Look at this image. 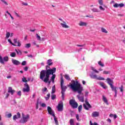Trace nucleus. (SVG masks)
<instances>
[{"instance_id":"1","label":"nucleus","mask_w":125,"mask_h":125,"mask_svg":"<svg viewBox=\"0 0 125 125\" xmlns=\"http://www.w3.org/2000/svg\"><path fill=\"white\" fill-rule=\"evenodd\" d=\"M50 66L48 64L46 66V70H42L40 72V79L45 83H47V82L49 81L50 75H52L50 80L53 83H54V80L56 78V75L54 74V73L56 72V68L53 67L51 69Z\"/></svg>"},{"instance_id":"2","label":"nucleus","mask_w":125,"mask_h":125,"mask_svg":"<svg viewBox=\"0 0 125 125\" xmlns=\"http://www.w3.org/2000/svg\"><path fill=\"white\" fill-rule=\"evenodd\" d=\"M70 86V88L73 90V91H77L78 95H77V98L79 101L81 102H84V95L83 93V88L81 85V83H79L78 81H75L72 80L71 81V83L68 85Z\"/></svg>"},{"instance_id":"3","label":"nucleus","mask_w":125,"mask_h":125,"mask_svg":"<svg viewBox=\"0 0 125 125\" xmlns=\"http://www.w3.org/2000/svg\"><path fill=\"white\" fill-rule=\"evenodd\" d=\"M22 81L23 83H26L24 84V88H23L22 91L23 92H29L30 91V86H29V84L27 83H28V80L25 77L22 78Z\"/></svg>"},{"instance_id":"4","label":"nucleus","mask_w":125,"mask_h":125,"mask_svg":"<svg viewBox=\"0 0 125 125\" xmlns=\"http://www.w3.org/2000/svg\"><path fill=\"white\" fill-rule=\"evenodd\" d=\"M21 117L22 119L20 121V123L21 124H25V123H27L30 119V115L29 114L25 115L24 113H22Z\"/></svg>"},{"instance_id":"5","label":"nucleus","mask_w":125,"mask_h":125,"mask_svg":"<svg viewBox=\"0 0 125 125\" xmlns=\"http://www.w3.org/2000/svg\"><path fill=\"white\" fill-rule=\"evenodd\" d=\"M69 104L73 109H77V108H78V103H77L75 100H70L69 101Z\"/></svg>"},{"instance_id":"6","label":"nucleus","mask_w":125,"mask_h":125,"mask_svg":"<svg viewBox=\"0 0 125 125\" xmlns=\"http://www.w3.org/2000/svg\"><path fill=\"white\" fill-rule=\"evenodd\" d=\"M90 77L91 79H94L95 80H97L98 81H104L105 80L104 78L101 77H98V76L96 75V74H93V73L90 75Z\"/></svg>"},{"instance_id":"7","label":"nucleus","mask_w":125,"mask_h":125,"mask_svg":"<svg viewBox=\"0 0 125 125\" xmlns=\"http://www.w3.org/2000/svg\"><path fill=\"white\" fill-rule=\"evenodd\" d=\"M85 103L83 104V107H84V109L85 110H89V108H91V105L89 104V103H88V101H87V99H85Z\"/></svg>"},{"instance_id":"8","label":"nucleus","mask_w":125,"mask_h":125,"mask_svg":"<svg viewBox=\"0 0 125 125\" xmlns=\"http://www.w3.org/2000/svg\"><path fill=\"white\" fill-rule=\"evenodd\" d=\"M47 111L49 115L52 116L53 117L55 116V114L54 113V111L52 110V108L50 106L47 107Z\"/></svg>"},{"instance_id":"9","label":"nucleus","mask_w":125,"mask_h":125,"mask_svg":"<svg viewBox=\"0 0 125 125\" xmlns=\"http://www.w3.org/2000/svg\"><path fill=\"white\" fill-rule=\"evenodd\" d=\"M57 108L59 112H61V111H62L63 109V103L62 102V101H61L59 103Z\"/></svg>"},{"instance_id":"10","label":"nucleus","mask_w":125,"mask_h":125,"mask_svg":"<svg viewBox=\"0 0 125 125\" xmlns=\"http://www.w3.org/2000/svg\"><path fill=\"white\" fill-rule=\"evenodd\" d=\"M14 42L16 45V46H21V42H20V41L18 40L17 39H14Z\"/></svg>"},{"instance_id":"11","label":"nucleus","mask_w":125,"mask_h":125,"mask_svg":"<svg viewBox=\"0 0 125 125\" xmlns=\"http://www.w3.org/2000/svg\"><path fill=\"white\" fill-rule=\"evenodd\" d=\"M124 6H125V4L123 3H121L120 4L115 3V4L113 5V7L115 8H117V7H124Z\"/></svg>"},{"instance_id":"12","label":"nucleus","mask_w":125,"mask_h":125,"mask_svg":"<svg viewBox=\"0 0 125 125\" xmlns=\"http://www.w3.org/2000/svg\"><path fill=\"white\" fill-rule=\"evenodd\" d=\"M21 118V114H20V112H18L17 113V115H15L13 116V120L14 121H15V120L17 119H20Z\"/></svg>"},{"instance_id":"13","label":"nucleus","mask_w":125,"mask_h":125,"mask_svg":"<svg viewBox=\"0 0 125 125\" xmlns=\"http://www.w3.org/2000/svg\"><path fill=\"white\" fill-rule=\"evenodd\" d=\"M61 88L62 89L61 93H62V97L63 98V78L62 77L61 80Z\"/></svg>"},{"instance_id":"14","label":"nucleus","mask_w":125,"mask_h":125,"mask_svg":"<svg viewBox=\"0 0 125 125\" xmlns=\"http://www.w3.org/2000/svg\"><path fill=\"white\" fill-rule=\"evenodd\" d=\"M91 116L93 118H96L97 117H99V112L97 111H94L92 112L91 114Z\"/></svg>"},{"instance_id":"15","label":"nucleus","mask_w":125,"mask_h":125,"mask_svg":"<svg viewBox=\"0 0 125 125\" xmlns=\"http://www.w3.org/2000/svg\"><path fill=\"white\" fill-rule=\"evenodd\" d=\"M106 81H107V83L108 84L110 85V86H111L113 85V83H114V82L111 79L108 78L106 79Z\"/></svg>"},{"instance_id":"16","label":"nucleus","mask_w":125,"mask_h":125,"mask_svg":"<svg viewBox=\"0 0 125 125\" xmlns=\"http://www.w3.org/2000/svg\"><path fill=\"white\" fill-rule=\"evenodd\" d=\"M8 93H11L12 95H13L15 91V90H13L12 87H8Z\"/></svg>"},{"instance_id":"17","label":"nucleus","mask_w":125,"mask_h":125,"mask_svg":"<svg viewBox=\"0 0 125 125\" xmlns=\"http://www.w3.org/2000/svg\"><path fill=\"white\" fill-rule=\"evenodd\" d=\"M12 62L13 64H14V65H20V64H21V62H19L16 60H12Z\"/></svg>"},{"instance_id":"18","label":"nucleus","mask_w":125,"mask_h":125,"mask_svg":"<svg viewBox=\"0 0 125 125\" xmlns=\"http://www.w3.org/2000/svg\"><path fill=\"white\" fill-rule=\"evenodd\" d=\"M110 88H111L112 91H114V92H118L117 90V87L114 86V85L110 86Z\"/></svg>"},{"instance_id":"19","label":"nucleus","mask_w":125,"mask_h":125,"mask_svg":"<svg viewBox=\"0 0 125 125\" xmlns=\"http://www.w3.org/2000/svg\"><path fill=\"white\" fill-rule=\"evenodd\" d=\"M78 25L79 26H87V23L86 22H84L83 21H80Z\"/></svg>"},{"instance_id":"20","label":"nucleus","mask_w":125,"mask_h":125,"mask_svg":"<svg viewBox=\"0 0 125 125\" xmlns=\"http://www.w3.org/2000/svg\"><path fill=\"white\" fill-rule=\"evenodd\" d=\"M100 85H101L102 87H103L104 89H106V88H107V86L105 85V83H104L103 82L100 83Z\"/></svg>"},{"instance_id":"21","label":"nucleus","mask_w":125,"mask_h":125,"mask_svg":"<svg viewBox=\"0 0 125 125\" xmlns=\"http://www.w3.org/2000/svg\"><path fill=\"white\" fill-rule=\"evenodd\" d=\"M47 64L49 65V66H51L53 64V62H52V60L51 59H49L47 61Z\"/></svg>"},{"instance_id":"22","label":"nucleus","mask_w":125,"mask_h":125,"mask_svg":"<svg viewBox=\"0 0 125 125\" xmlns=\"http://www.w3.org/2000/svg\"><path fill=\"white\" fill-rule=\"evenodd\" d=\"M54 117V120L55 123L56 125H59V124L58 123V120H57V117L54 115V116H53Z\"/></svg>"},{"instance_id":"23","label":"nucleus","mask_w":125,"mask_h":125,"mask_svg":"<svg viewBox=\"0 0 125 125\" xmlns=\"http://www.w3.org/2000/svg\"><path fill=\"white\" fill-rule=\"evenodd\" d=\"M103 100L104 103L108 104V100H107V99L106 97H105V96H103Z\"/></svg>"},{"instance_id":"24","label":"nucleus","mask_w":125,"mask_h":125,"mask_svg":"<svg viewBox=\"0 0 125 125\" xmlns=\"http://www.w3.org/2000/svg\"><path fill=\"white\" fill-rule=\"evenodd\" d=\"M125 87H124V85H121V87H119V89L120 90V92L122 93L124 92V89Z\"/></svg>"},{"instance_id":"25","label":"nucleus","mask_w":125,"mask_h":125,"mask_svg":"<svg viewBox=\"0 0 125 125\" xmlns=\"http://www.w3.org/2000/svg\"><path fill=\"white\" fill-rule=\"evenodd\" d=\"M16 52L17 53L18 55H20V56L22 55V52L21 51H20V50H16Z\"/></svg>"},{"instance_id":"26","label":"nucleus","mask_w":125,"mask_h":125,"mask_svg":"<svg viewBox=\"0 0 125 125\" xmlns=\"http://www.w3.org/2000/svg\"><path fill=\"white\" fill-rule=\"evenodd\" d=\"M64 78L66 80H67V81H71V78H70V76H69L68 75L66 74L64 75Z\"/></svg>"},{"instance_id":"27","label":"nucleus","mask_w":125,"mask_h":125,"mask_svg":"<svg viewBox=\"0 0 125 125\" xmlns=\"http://www.w3.org/2000/svg\"><path fill=\"white\" fill-rule=\"evenodd\" d=\"M55 90H56V89H55V85H54V86H53V87H52V89L51 94H53L54 93H55Z\"/></svg>"},{"instance_id":"28","label":"nucleus","mask_w":125,"mask_h":125,"mask_svg":"<svg viewBox=\"0 0 125 125\" xmlns=\"http://www.w3.org/2000/svg\"><path fill=\"white\" fill-rule=\"evenodd\" d=\"M63 28H65V29H67L68 28H69V26L67 25L66 24V23L65 22H63Z\"/></svg>"},{"instance_id":"29","label":"nucleus","mask_w":125,"mask_h":125,"mask_svg":"<svg viewBox=\"0 0 125 125\" xmlns=\"http://www.w3.org/2000/svg\"><path fill=\"white\" fill-rule=\"evenodd\" d=\"M69 124L70 125H75L74 123V119H71L69 121Z\"/></svg>"},{"instance_id":"30","label":"nucleus","mask_w":125,"mask_h":125,"mask_svg":"<svg viewBox=\"0 0 125 125\" xmlns=\"http://www.w3.org/2000/svg\"><path fill=\"white\" fill-rule=\"evenodd\" d=\"M101 31H102V32H103V33H105V34H107V33H108V31H107V30H106V29H105L103 27H102Z\"/></svg>"},{"instance_id":"31","label":"nucleus","mask_w":125,"mask_h":125,"mask_svg":"<svg viewBox=\"0 0 125 125\" xmlns=\"http://www.w3.org/2000/svg\"><path fill=\"white\" fill-rule=\"evenodd\" d=\"M92 11H93V12H99V10L95 8H93V9H92Z\"/></svg>"},{"instance_id":"32","label":"nucleus","mask_w":125,"mask_h":125,"mask_svg":"<svg viewBox=\"0 0 125 125\" xmlns=\"http://www.w3.org/2000/svg\"><path fill=\"white\" fill-rule=\"evenodd\" d=\"M51 97L52 100H54V99H56V95L55 94H52Z\"/></svg>"},{"instance_id":"33","label":"nucleus","mask_w":125,"mask_h":125,"mask_svg":"<svg viewBox=\"0 0 125 125\" xmlns=\"http://www.w3.org/2000/svg\"><path fill=\"white\" fill-rule=\"evenodd\" d=\"M0 63L1 64H4V62L3 61V59H2V57L0 56Z\"/></svg>"},{"instance_id":"34","label":"nucleus","mask_w":125,"mask_h":125,"mask_svg":"<svg viewBox=\"0 0 125 125\" xmlns=\"http://www.w3.org/2000/svg\"><path fill=\"white\" fill-rule=\"evenodd\" d=\"M82 109H83V105L82 104H80L78 107V111L79 113H81V111H82Z\"/></svg>"},{"instance_id":"35","label":"nucleus","mask_w":125,"mask_h":125,"mask_svg":"<svg viewBox=\"0 0 125 125\" xmlns=\"http://www.w3.org/2000/svg\"><path fill=\"white\" fill-rule=\"evenodd\" d=\"M99 65L101 67H104V63H102V62L99 61L98 62Z\"/></svg>"},{"instance_id":"36","label":"nucleus","mask_w":125,"mask_h":125,"mask_svg":"<svg viewBox=\"0 0 125 125\" xmlns=\"http://www.w3.org/2000/svg\"><path fill=\"white\" fill-rule=\"evenodd\" d=\"M91 69L92 70V71H93V72H94L95 73H97V74H98V73H99V71H97V70L95 69V68H94V67H91Z\"/></svg>"},{"instance_id":"37","label":"nucleus","mask_w":125,"mask_h":125,"mask_svg":"<svg viewBox=\"0 0 125 125\" xmlns=\"http://www.w3.org/2000/svg\"><path fill=\"white\" fill-rule=\"evenodd\" d=\"M9 60V59L8 58V57L7 56H5L3 57V60L4 61H5L6 62H7V61H8V60Z\"/></svg>"},{"instance_id":"38","label":"nucleus","mask_w":125,"mask_h":125,"mask_svg":"<svg viewBox=\"0 0 125 125\" xmlns=\"http://www.w3.org/2000/svg\"><path fill=\"white\" fill-rule=\"evenodd\" d=\"M25 47L26 48H29V47H31V43L25 44Z\"/></svg>"},{"instance_id":"39","label":"nucleus","mask_w":125,"mask_h":125,"mask_svg":"<svg viewBox=\"0 0 125 125\" xmlns=\"http://www.w3.org/2000/svg\"><path fill=\"white\" fill-rule=\"evenodd\" d=\"M10 56H11V57H15V56H16V53L15 52L11 53L10 54Z\"/></svg>"},{"instance_id":"40","label":"nucleus","mask_w":125,"mask_h":125,"mask_svg":"<svg viewBox=\"0 0 125 125\" xmlns=\"http://www.w3.org/2000/svg\"><path fill=\"white\" fill-rule=\"evenodd\" d=\"M8 42H10V43H11V44H12V45H14V46H16V45L14 43H13L12 42L11 40H10V39H8Z\"/></svg>"},{"instance_id":"41","label":"nucleus","mask_w":125,"mask_h":125,"mask_svg":"<svg viewBox=\"0 0 125 125\" xmlns=\"http://www.w3.org/2000/svg\"><path fill=\"white\" fill-rule=\"evenodd\" d=\"M98 2L100 5H103V0H99Z\"/></svg>"},{"instance_id":"42","label":"nucleus","mask_w":125,"mask_h":125,"mask_svg":"<svg viewBox=\"0 0 125 125\" xmlns=\"http://www.w3.org/2000/svg\"><path fill=\"white\" fill-rule=\"evenodd\" d=\"M36 37L38 41H41V36H40L38 33L36 34Z\"/></svg>"},{"instance_id":"43","label":"nucleus","mask_w":125,"mask_h":125,"mask_svg":"<svg viewBox=\"0 0 125 125\" xmlns=\"http://www.w3.org/2000/svg\"><path fill=\"white\" fill-rule=\"evenodd\" d=\"M9 37H10V33L7 32L6 34V38H7V39H8V38H9Z\"/></svg>"},{"instance_id":"44","label":"nucleus","mask_w":125,"mask_h":125,"mask_svg":"<svg viewBox=\"0 0 125 125\" xmlns=\"http://www.w3.org/2000/svg\"><path fill=\"white\" fill-rule=\"evenodd\" d=\"M26 64H27V62H26L25 61H24L21 62L22 66H25V65H26Z\"/></svg>"},{"instance_id":"45","label":"nucleus","mask_w":125,"mask_h":125,"mask_svg":"<svg viewBox=\"0 0 125 125\" xmlns=\"http://www.w3.org/2000/svg\"><path fill=\"white\" fill-rule=\"evenodd\" d=\"M2 2H3L6 5H8V3H7V2L5 1V0H0Z\"/></svg>"},{"instance_id":"46","label":"nucleus","mask_w":125,"mask_h":125,"mask_svg":"<svg viewBox=\"0 0 125 125\" xmlns=\"http://www.w3.org/2000/svg\"><path fill=\"white\" fill-rule=\"evenodd\" d=\"M47 97H46V100H48L49 98H50V94H47Z\"/></svg>"},{"instance_id":"47","label":"nucleus","mask_w":125,"mask_h":125,"mask_svg":"<svg viewBox=\"0 0 125 125\" xmlns=\"http://www.w3.org/2000/svg\"><path fill=\"white\" fill-rule=\"evenodd\" d=\"M99 8L101 10H102L103 11H104L105 10V8H103L102 6H100Z\"/></svg>"},{"instance_id":"48","label":"nucleus","mask_w":125,"mask_h":125,"mask_svg":"<svg viewBox=\"0 0 125 125\" xmlns=\"http://www.w3.org/2000/svg\"><path fill=\"white\" fill-rule=\"evenodd\" d=\"M103 74H104L105 75H108V74H110V72L104 71L103 72Z\"/></svg>"},{"instance_id":"49","label":"nucleus","mask_w":125,"mask_h":125,"mask_svg":"<svg viewBox=\"0 0 125 125\" xmlns=\"http://www.w3.org/2000/svg\"><path fill=\"white\" fill-rule=\"evenodd\" d=\"M76 116L77 121H81V120H80V116H79V114H76Z\"/></svg>"},{"instance_id":"50","label":"nucleus","mask_w":125,"mask_h":125,"mask_svg":"<svg viewBox=\"0 0 125 125\" xmlns=\"http://www.w3.org/2000/svg\"><path fill=\"white\" fill-rule=\"evenodd\" d=\"M36 109H39V99L37 100V103L36 104Z\"/></svg>"},{"instance_id":"51","label":"nucleus","mask_w":125,"mask_h":125,"mask_svg":"<svg viewBox=\"0 0 125 125\" xmlns=\"http://www.w3.org/2000/svg\"><path fill=\"white\" fill-rule=\"evenodd\" d=\"M85 44H83V45L77 44V46H79V47H83V46H85Z\"/></svg>"},{"instance_id":"52","label":"nucleus","mask_w":125,"mask_h":125,"mask_svg":"<svg viewBox=\"0 0 125 125\" xmlns=\"http://www.w3.org/2000/svg\"><path fill=\"white\" fill-rule=\"evenodd\" d=\"M24 71H25V72H27V71H28V67L27 66H25L24 68H23Z\"/></svg>"},{"instance_id":"53","label":"nucleus","mask_w":125,"mask_h":125,"mask_svg":"<svg viewBox=\"0 0 125 125\" xmlns=\"http://www.w3.org/2000/svg\"><path fill=\"white\" fill-rule=\"evenodd\" d=\"M41 106H42V107H46V104H44V103H42L41 104Z\"/></svg>"},{"instance_id":"54","label":"nucleus","mask_w":125,"mask_h":125,"mask_svg":"<svg viewBox=\"0 0 125 125\" xmlns=\"http://www.w3.org/2000/svg\"><path fill=\"white\" fill-rule=\"evenodd\" d=\"M7 117L8 118H10L11 117H12V114H11V113H9L8 114H7Z\"/></svg>"},{"instance_id":"55","label":"nucleus","mask_w":125,"mask_h":125,"mask_svg":"<svg viewBox=\"0 0 125 125\" xmlns=\"http://www.w3.org/2000/svg\"><path fill=\"white\" fill-rule=\"evenodd\" d=\"M21 91H19L18 92L17 94H18V95H19L20 96H21Z\"/></svg>"},{"instance_id":"56","label":"nucleus","mask_w":125,"mask_h":125,"mask_svg":"<svg viewBox=\"0 0 125 125\" xmlns=\"http://www.w3.org/2000/svg\"><path fill=\"white\" fill-rule=\"evenodd\" d=\"M15 14L16 15V16H17V17H20V16H19L18 13H16V12H15Z\"/></svg>"},{"instance_id":"57","label":"nucleus","mask_w":125,"mask_h":125,"mask_svg":"<svg viewBox=\"0 0 125 125\" xmlns=\"http://www.w3.org/2000/svg\"><path fill=\"white\" fill-rule=\"evenodd\" d=\"M107 122H108L109 123H110L111 124V123H112V121L111 120V119H107Z\"/></svg>"},{"instance_id":"58","label":"nucleus","mask_w":125,"mask_h":125,"mask_svg":"<svg viewBox=\"0 0 125 125\" xmlns=\"http://www.w3.org/2000/svg\"><path fill=\"white\" fill-rule=\"evenodd\" d=\"M46 90H47V88L45 87L43 90V91L45 92Z\"/></svg>"},{"instance_id":"59","label":"nucleus","mask_w":125,"mask_h":125,"mask_svg":"<svg viewBox=\"0 0 125 125\" xmlns=\"http://www.w3.org/2000/svg\"><path fill=\"white\" fill-rule=\"evenodd\" d=\"M22 5L27 6V5H28V3H25V2H23V3H22Z\"/></svg>"},{"instance_id":"60","label":"nucleus","mask_w":125,"mask_h":125,"mask_svg":"<svg viewBox=\"0 0 125 125\" xmlns=\"http://www.w3.org/2000/svg\"><path fill=\"white\" fill-rule=\"evenodd\" d=\"M9 96V94L7 93L6 95V97H5V98H8Z\"/></svg>"},{"instance_id":"61","label":"nucleus","mask_w":125,"mask_h":125,"mask_svg":"<svg viewBox=\"0 0 125 125\" xmlns=\"http://www.w3.org/2000/svg\"><path fill=\"white\" fill-rule=\"evenodd\" d=\"M67 89V86H63V91H64V89Z\"/></svg>"},{"instance_id":"62","label":"nucleus","mask_w":125,"mask_h":125,"mask_svg":"<svg viewBox=\"0 0 125 125\" xmlns=\"http://www.w3.org/2000/svg\"><path fill=\"white\" fill-rule=\"evenodd\" d=\"M86 17H89V18H93V16H86Z\"/></svg>"},{"instance_id":"63","label":"nucleus","mask_w":125,"mask_h":125,"mask_svg":"<svg viewBox=\"0 0 125 125\" xmlns=\"http://www.w3.org/2000/svg\"><path fill=\"white\" fill-rule=\"evenodd\" d=\"M115 94L114 95V97H117V94L118 93V92H115Z\"/></svg>"},{"instance_id":"64","label":"nucleus","mask_w":125,"mask_h":125,"mask_svg":"<svg viewBox=\"0 0 125 125\" xmlns=\"http://www.w3.org/2000/svg\"><path fill=\"white\" fill-rule=\"evenodd\" d=\"M82 83H83V84H85L86 82H85V81H82Z\"/></svg>"}]
</instances>
